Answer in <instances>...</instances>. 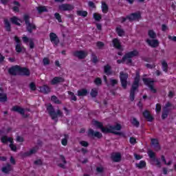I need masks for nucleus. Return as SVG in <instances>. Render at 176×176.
Instances as JSON below:
<instances>
[{"instance_id": "nucleus-24", "label": "nucleus", "mask_w": 176, "mask_h": 176, "mask_svg": "<svg viewBox=\"0 0 176 176\" xmlns=\"http://www.w3.org/2000/svg\"><path fill=\"white\" fill-rule=\"evenodd\" d=\"M63 82H64V78L62 77H55L52 80L51 84L57 85L58 83H61Z\"/></svg>"}, {"instance_id": "nucleus-23", "label": "nucleus", "mask_w": 176, "mask_h": 176, "mask_svg": "<svg viewBox=\"0 0 176 176\" xmlns=\"http://www.w3.org/2000/svg\"><path fill=\"white\" fill-rule=\"evenodd\" d=\"M39 91L43 93L44 94H47V93H50V87H49L47 85L39 87Z\"/></svg>"}, {"instance_id": "nucleus-32", "label": "nucleus", "mask_w": 176, "mask_h": 176, "mask_svg": "<svg viewBox=\"0 0 176 176\" xmlns=\"http://www.w3.org/2000/svg\"><path fill=\"white\" fill-rule=\"evenodd\" d=\"M146 166V162L145 161H140V163L136 164V167L138 168H144Z\"/></svg>"}, {"instance_id": "nucleus-44", "label": "nucleus", "mask_w": 176, "mask_h": 176, "mask_svg": "<svg viewBox=\"0 0 176 176\" xmlns=\"http://www.w3.org/2000/svg\"><path fill=\"white\" fill-rule=\"evenodd\" d=\"M14 5H15V6L13 8L14 12H19V6H20V3H19L17 1H14Z\"/></svg>"}, {"instance_id": "nucleus-4", "label": "nucleus", "mask_w": 176, "mask_h": 176, "mask_svg": "<svg viewBox=\"0 0 176 176\" xmlns=\"http://www.w3.org/2000/svg\"><path fill=\"white\" fill-rule=\"evenodd\" d=\"M139 83H140V74H137L136 77L135 78L134 82L132 85V89H131V93H130L131 101H134V94L135 93V90L138 89Z\"/></svg>"}, {"instance_id": "nucleus-43", "label": "nucleus", "mask_w": 176, "mask_h": 176, "mask_svg": "<svg viewBox=\"0 0 176 176\" xmlns=\"http://www.w3.org/2000/svg\"><path fill=\"white\" fill-rule=\"evenodd\" d=\"M98 94V91L97 89H93L91 91V97H97V95Z\"/></svg>"}, {"instance_id": "nucleus-59", "label": "nucleus", "mask_w": 176, "mask_h": 176, "mask_svg": "<svg viewBox=\"0 0 176 176\" xmlns=\"http://www.w3.org/2000/svg\"><path fill=\"white\" fill-rule=\"evenodd\" d=\"M130 142H131V144H132V145H134L137 143V140L134 138H131Z\"/></svg>"}, {"instance_id": "nucleus-60", "label": "nucleus", "mask_w": 176, "mask_h": 176, "mask_svg": "<svg viewBox=\"0 0 176 176\" xmlns=\"http://www.w3.org/2000/svg\"><path fill=\"white\" fill-rule=\"evenodd\" d=\"M16 141L17 142H23L24 141V139L21 136H17Z\"/></svg>"}, {"instance_id": "nucleus-38", "label": "nucleus", "mask_w": 176, "mask_h": 176, "mask_svg": "<svg viewBox=\"0 0 176 176\" xmlns=\"http://www.w3.org/2000/svg\"><path fill=\"white\" fill-rule=\"evenodd\" d=\"M38 151V148H33L29 152L26 153V156H30V155H34Z\"/></svg>"}, {"instance_id": "nucleus-64", "label": "nucleus", "mask_w": 176, "mask_h": 176, "mask_svg": "<svg viewBox=\"0 0 176 176\" xmlns=\"http://www.w3.org/2000/svg\"><path fill=\"white\" fill-rule=\"evenodd\" d=\"M168 39H170V41H173V42H176V36H168Z\"/></svg>"}, {"instance_id": "nucleus-30", "label": "nucleus", "mask_w": 176, "mask_h": 176, "mask_svg": "<svg viewBox=\"0 0 176 176\" xmlns=\"http://www.w3.org/2000/svg\"><path fill=\"white\" fill-rule=\"evenodd\" d=\"M104 74L107 75H111L112 72H111V66L109 65H107L104 67Z\"/></svg>"}, {"instance_id": "nucleus-35", "label": "nucleus", "mask_w": 176, "mask_h": 176, "mask_svg": "<svg viewBox=\"0 0 176 176\" xmlns=\"http://www.w3.org/2000/svg\"><path fill=\"white\" fill-rule=\"evenodd\" d=\"M116 32H117L118 34L119 35V36H123V35H124V31H123V30H122V28L120 26H119L116 28Z\"/></svg>"}, {"instance_id": "nucleus-13", "label": "nucleus", "mask_w": 176, "mask_h": 176, "mask_svg": "<svg viewBox=\"0 0 176 176\" xmlns=\"http://www.w3.org/2000/svg\"><path fill=\"white\" fill-rule=\"evenodd\" d=\"M59 10H63V12L74 10V6L71 4H61L59 6Z\"/></svg>"}, {"instance_id": "nucleus-21", "label": "nucleus", "mask_w": 176, "mask_h": 176, "mask_svg": "<svg viewBox=\"0 0 176 176\" xmlns=\"http://www.w3.org/2000/svg\"><path fill=\"white\" fill-rule=\"evenodd\" d=\"M19 75L28 76V75H30V70L25 67H21L19 66Z\"/></svg>"}, {"instance_id": "nucleus-39", "label": "nucleus", "mask_w": 176, "mask_h": 176, "mask_svg": "<svg viewBox=\"0 0 176 176\" xmlns=\"http://www.w3.org/2000/svg\"><path fill=\"white\" fill-rule=\"evenodd\" d=\"M61 144L64 146H67V144H68V135H65V138L62 139Z\"/></svg>"}, {"instance_id": "nucleus-62", "label": "nucleus", "mask_w": 176, "mask_h": 176, "mask_svg": "<svg viewBox=\"0 0 176 176\" xmlns=\"http://www.w3.org/2000/svg\"><path fill=\"white\" fill-rule=\"evenodd\" d=\"M97 46L99 49H101L102 47H104V43H102V42H98Z\"/></svg>"}, {"instance_id": "nucleus-16", "label": "nucleus", "mask_w": 176, "mask_h": 176, "mask_svg": "<svg viewBox=\"0 0 176 176\" xmlns=\"http://www.w3.org/2000/svg\"><path fill=\"white\" fill-rule=\"evenodd\" d=\"M14 112H18L19 113H21L23 118H27V116L24 115L25 110H24L23 108L19 107V106H14L12 109Z\"/></svg>"}, {"instance_id": "nucleus-49", "label": "nucleus", "mask_w": 176, "mask_h": 176, "mask_svg": "<svg viewBox=\"0 0 176 176\" xmlns=\"http://www.w3.org/2000/svg\"><path fill=\"white\" fill-rule=\"evenodd\" d=\"M30 39H31V38H29L26 36H24L22 37V41H23V43H25V45H28V42H30Z\"/></svg>"}, {"instance_id": "nucleus-48", "label": "nucleus", "mask_w": 176, "mask_h": 176, "mask_svg": "<svg viewBox=\"0 0 176 176\" xmlns=\"http://www.w3.org/2000/svg\"><path fill=\"white\" fill-rule=\"evenodd\" d=\"M168 67V65H167V63L166 61H163L162 62V69H163V71H164L165 72H167Z\"/></svg>"}, {"instance_id": "nucleus-28", "label": "nucleus", "mask_w": 176, "mask_h": 176, "mask_svg": "<svg viewBox=\"0 0 176 176\" xmlns=\"http://www.w3.org/2000/svg\"><path fill=\"white\" fill-rule=\"evenodd\" d=\"M162 162H164V164L166 166H170L171 163H173V161L167 158L166 159L163 155L161 157Z\"/></svg>"}, {"instance_id": "nucleus-17", "label": "nucleus", "mask_w": 176, "mask_h": 176, "mask_svg": "<svg viewBox=\"0 0 176 176\" xmlns=\"http://www.w3.org/2000/svg\"><path fill=\"white\" fill-rule=\"evenodd\" d=\"M50 38L52 43H54V45H58V42H60L58 37H57V35L54 33H51L50 34Z\"/></svg>"}, {"instance_id": "nucleus-2", "label": "nucleus", "mask_w": 176, "mask_h": 176, "mask_svg": "<svg viewBox=\"0 0 176 176\" xmlns=\"http://www.w3.org/2000/svg\"><path fill=\"white\" fill-rule=\"evenodd\" d=\"M47 110L53 120H57V118H58V116H63V113L59 109H58L56 112L54 111V109H53V106H52V104L47 106Z\"/></svg>"}, {"instance_id": "nucleus-31", "label": "nucleus", "mask_w": 176, "mask_h": 176, "mask_svg": "<svg viewBox=\"0 0 176 176\" xmlns=\"http://www.w3.org/2000/svg\"><path fill=\"white\" fill-rule=\"evenodd\" d=\"M2 171L3 173L8 174L9 171H12V166L10 164H8L6 166L3 167Z\"/></svg>"}, {"instance_id": "nucleus-53", "label": "nucleus", "mask_w": 176, "mask_h": 176, "mask_svg": "<svg viewBox=\"0 0 176 176\" xmlns=\"http://www.w3.org/2000/svg\"><path fill=\"white\" fill-rule=\"evenodd\" d=\"M68 94H69V96H70V97L73 101H76V96H75V95L74 94L73 92L69 91Z\"/></svg>"}, {"instance_id": "nucleus-52", "label": "nucleus", "mask_w": 176, "mask_h": 176, "mask_svg": "<svg viewBox=\"0 0 176 176\" xmlns=\"http://www.w3.org/2000/svg\"><path fill=\"white\" fill-rule=\"evenodd\" d=\"M43 63L44 65H49V64H50V60H49L47 58H44L43 59Z\"/></svg>"}, {"instance_id": "nucleus-14", "label": "nucleus", "mask_w": 176, "mask_h": 176, "mask_svg": "<svg viewBox=\"0 0 176 176\" xmlns=\"http://www.w3.org/2000/svg\"><path fill=\"white\" fill-rule=\"evenodd\" d=\"M75 57L78 58H85L87 56V52L86 51H76L74 53Z\"/></svg>"}, {"instance_id": "nucleus-6", "label": "nucleus", "mask_w": 176, "mask_h": 176, "mask_svg": "<svg viewBox=\"0 0 176 176\" xmlns=\"http://www.w3.org/2000/svg\"><path fill=\"white\" fill-rule=\"evenodd\" d=\"M1 142H3V144L10 142V149L12 150L14 152H16L17 147L16 146V145L13 144V139H12L11 138H8V136H2L1 138Z\"/></svg>"}, {"instance_id": "nucleus-50", "label": "nucleus", "mask_w": 176, "mask_h": 176, "mask_svg": "<svg viewBox=\"0 0 176 176\" xmlns=\"http://www.w3.org/2000/svg\"><path fill=\"white\" fill-rule=\"evenodd\" d=\"M110 85L111 86H115L118 83V80L113 79V78H110Z\"/></svg>"}, {"instance_id": "nucleus-57", "label": "nucleus", "mask_w": 176, "mask_h": 176, "mask_svg": "<svg viewBox=\"0 0 176 176\" xmlns=\"http://www.w3.org/2000/svg\"><path fill=\"white\" fill-rule=\"evenodd\" d=\"M155 111L156 112H160L162 111V106L160 104H156Z\"/></svg>"}, {"instance_id": "nucleus-40", "label": "nucleus", "mask_w": 176, "mask_h": 176, "mask_svg": "<svg viewBox=\"0 0 176 176\" xmlns=\"http://www.w3.org/2000/svg\"><path fill=\"white\" fill-rule=\"evenodd\" d=\"M77 14L78 16H82V17H86V16H87V11L78 10V11H77Z\"/></svg>"}, {"instance_id": "nucleus-29", "label": "nucleus", "mask_w": 176, "mask_h": 176, "mask_svg": "<svg viewBox=\"0 0 176 176\" xmlns=\"http://www.w3.org/2000/svg\"><path fill=\"white\" fill-rule=\"evenodd\" d=\"M11 21L13 24H16V25H20V23H21V20L16 16L11 18Z\"/></svg>"}, {"instance_id": "nucleus-10", "label": "nucleus", "mask_w": 176, "mask_h": 176, "mask_svg": "<svg viewBox=\"0 0 176 176\" xmlns=\"http://www.w3.org/2000/svg\"><path fill=\"white\" fill-rule=\"evenodd\" d=\"M143 82L144 83V85H146V86H148L151 90V91H152V93H156V89L153 88V82L154 81L152 80V79L151 78H143Z\"/></svg>"}, {"instance_id": "nucleus-61", "label": "nucleus", "mask_w": 176, "mask_h": 176, "mask_svg": "<svg viewBox=\"0 0 176 176\" xmlns=\"http://www.w3.org/2000/svg\"><path fill=\"white\" fill-rule=\"evenodd\" d=\"M135 156V159H136V160H140V159H142V156L138 155V154H134Z\"/></svg>"}, {"instance_id": "nucleus-19", "label": "nucleus", "mask_w": 176, "mask_h": 176, "mask_svg": "<svg viewBox=\"0 0 176 176\" xmlns=\"http://www.w3.org/2000/svg\"><path fill=\"white\" fill-rule=\"evenodd\" d=\"M113 162H120L122 160V155L120 153H114L111 155Z\"/></svg>"}, {"instance_id": "nucleus-56", "label": "nucleus", "mask_w": 176, "mask_h": 176, "mask_svg": "<svg viewBox=\"0 0 176 176\" xmlns=\"http://www.w3.org/2000/svg\"><path fill=\"white\" fill-rule=\"evenodd\" d=\"M170 107H171V103L167 102L165 107H164L163 111H168V108H170Z\"/></svg>"}, {"instance_id": "nucleus-3", "label": "nucleus", "mask_w": 176, "mask_h": 176, "mask_svg": "<svg viewBox=\"0 0 176 176\" xmlns=\"http://www.w3.org/2000/svg\"><path fill=\"white\" fill-rule=\"evenodd\" d=\"M136 56H138V51L133 50L132 52L126 53L123 57V60L126 63V64H127L128 65H131V58H133V57H136Z\"/></svg>"}, {"instance_id": "nucleus-55", "label": "nucleus", "mask_w": 176, "mask_h": 176, "mask_svg": "<svg viewBox=\"0 0 176 176\" xmlns=\"http://www.w3.org/2000/svg\"><path fill=\"white\" fill-rule=\"evenodd\" d=\"M94 83H95V85H97V86L101 85V83H102L101 78H97L94 80Z\"/></svg>"}, {"instance_id": "nucleus-45", "label": "nucleus", "mask_w": 176, "mask_h": 176, "mask_svg": "<svg viewBox=\"0 0 176 176\" xmlns=\"http://www.w3.org/2000/svg\"><path fill=\"white\" fill-rule=\"evenodd\" d=\"M94 19L96 21H100V19H101V14H97V13H94Z\"/></svg>"}, {"instance_id": "nucleus-54", "label": "nucleus", "mask_w": 176, "mask_h": 176, "mask_svg": "<svg viewBox=\"0 0 176 176\" xmlns=\"http://www.w3.org/2000/svg\"><path fill=\"white\" fill-rule=\"evenodd\" d=\"M167 116H168V110L164 111L162 116V119H166V118H167Z\"/></svg>"}, {"instance_id": "nucleus-37", "label": "nucleus", "mask_w": 176, "mask_h": 176, "mask_svg": "<svg viewBox=\"0 0 176 176\" xmlns=\"http://www.w3.org/2000/svg\"><path fill=\"white\" fill-rule=\"evenodd\" d=\"M148 36H150L152 39H155L156 38V33L153 30H148Z\"/></svg>"}, {"instance_id": "nucleus-25", "label": "nucleus", "mask_w": 176, "mask_h": 176, "mask_svg": "<svg viewBox=\"0 0 176 176\" xmlns=\"http://www.w3.org/2000/svg\"><path fill=\"white\" fill-rule=\"evenodd\" d=\"M88 134L89 135H94V137H97V138H101L102 137V134L100 132H95L93 129H89Z\"/></svg>"}, {"instance_id": "nucleus-7", "label": "nucleus", "mask_w": 176, "mask_h": 176, "mask_svg": "<svg viewBox=\"0 0 176 176\" xmlns=\"http://www.w3.org/2000/svg\"><path fill=\"white\" fill-rule=\"evenodd\" d=\"M29 20H30V16L27 14L25 15L24 21L26 24L27 30L28 32H32V30H35L36 27H35V25H34V23H30Z\"/></svg>"}, {"instance_id": "nucleus-12", "label": "nucleus", "mask_w": 176, "mask_h": 176, "mask_svg": "<svg viewBox=\"0 0 176 176\" xmlns=\"http://www.w3.org/2000/svg\"><path fill=\"white\" fill-rule=\"evenodd\" d=\"M141 17V14L140 12L131 14L129 16L126 18H122V23H124V21L128 19L130 21H134V20H139Z\"/></svg>"}, {"instance_id": "nucleus-34", "label": "nucleus", "mask_w": 176, "mask_h": 176, "mask_svg": "<svg viewBox=\"0 0 176 176\" xmlns=\"http://www.w3.org/2000/svg\"><path fill=\"white\" fill-rule=\"evenodd\" d=\"M36 10H38V13H43V12H47V8H46V6L36 7Z\"/></svg>"}, {"instance_id": "nucleus-15", "label": "nucleus", "mask_w": 176, "mask_h": 176, "mask_svg": "<svg viewBox=\"0 0 176 176\" xmlns=\"http://www.w3.org/2000/svg\"><path fill=\"white\" fill-rule=\"evenodd\" d=\"M20 66L16 65L9 69V74L11 75H19Z\"/></svg>"}, {"instance_id": "nucleus-11", "label": "nucleus", "mask_w": 176, "mask_h": 176, "mask_svg": "<svg viewBox=\"0 0 176 176\" xmlns=\"http://www.w3.org/2000/svg\"><path fill=\"white\" fill-rule=\"evenodd\" d=\"M141 17V14L140 12L131 14L129 16L126 18H122V23H124V21L128 19L130 21H134V20H139Z\"/></svg>"}, {"instance_id": "nucleus-41", "label": "nucleus", "mask_w": 176, "mask_h": 176, "mask_svg": "<svg viewBox=\"0 0 176 176\" xmlns=\"http://www.w3.org/2000/svg\"><path fill=\"white\" fill-rule=\"evenodd\" d=\"M51 100L55 104H61V102L58 100V98H57L56 96H52Z\"/></svg>"}, {"instance_id": "nucleus-33", "label": "nucleus", "mask_w": 176, "mask_h": 176, "mask_svg": "<svg viewBox=\"0 0 176 176\" xmlns=\"http://www.w3.org/2000/svg\"><path fill=\"white\" fill-rule=\"evenodd\" d=\"M8 100V96H6V94H0V102H6Z\"/></svg>"}, {"instance_id": "nucleus-18", "label": "nucleus", "mask_w": 176, "mask_h": 176, "mask_svg": "<svg viewBox=\"0 0 176 176\" xmlns=\"http://www.w3.org/2000/svg\"><path fill=\"white\" fill-rule=\"evenodd\" d=\"M146 43L151 47H157V46H159V41L157 40H151L148 38L146 40Z\"/></svg>"}, {"instance_id": "nucleus-36", "label": "nucleus", "mask_w": 176, "mask_h": 176, "mask_svg": "<svg viewBox=\"0 0 176 176\" xmlns=\"http://www.w3.org/2000/svg\"><path fill=\"white\" fill-rule=\"evenodd\" d=\"M102 10L103 13H107L108 12V6L104 1L102 2Z\"/></svg>"}, {"instance_id": "nucleus-42", "label": "nucleus", "mask_w": 176, "mask_h": 176, "mask_svg": "<svg viewBox=\"0 0 176 176\" xmlns=\"http://www.w3.org/2000/svg\"><path fill=\"white\" fill-rule=\"evenodd\" d=\"M4 24L6 25L7 31H10V23H9V21L8 19L4 20Z\"/></svg>"}, {"instance_id": "nucleus-22", "label": "nucleus", "mask_w": 176, "mask_h": 176, "mask_svg": "<svg viewBox=\"0 0 176 176\" xmlns=\"http://www.w3.org/2000/svg\"><path fill=\"white\" fill-rule=\"evenodd\" d=\"M113 45L116 49H118V50H122V45L120 44V41L118 38L113 39Z\"/></svg>"}, {"instance_id": "nucleus-20", "label": "nucleus", "mask_w": 176, "mask_h": 176, "mask_svg": "<svg viewBox=\"0 0 176 176\" xmlns=\"http://www.w3.org/2000/svg\"><path fill=\"white\" fill-rule=\"evenodd\" d=\"M151 145L153 148H154L155 151H160V146L159 145V140H157V139H152Z\"/></svg>"}, {"instance_id": "nucleus-8", "label": "nucleus", "mask_w": 176, "mask_h": 176, "mask_svg": "<svg viewBox=\"0 0 176 176\" xmlns=\"http://www.w3.org/2000/svg\"><path fill=\"white\" fill-rule=\"evenodd\" d=\"M14 41L16 43L15 49L17 53H21L23 50H25V49L24 48V47H23V45L21 44L20 38L17 37V36H15Z\"/></svg>"}, {"instance_id": "nucleus-5", "label": "nucleus", "mask_w": 176, "mask_h": 176, "mask_svg": "<svg viewBox=\"0 0 176 176\" xmlns=\"http://www.w3.org/2000/svg\"><path fill=\"white\" fill-rule=\"evenodd\" d=\"M148 155L151 159L150 163L153 164V166H157V167H162V164L159 159L155 157V153L152 150H149L148 151Z\"/></svg>"}, {"instance_id": "nucleus-26", "label": "nucleus", "mask_w": 176, "mask_h": 176, "mask_svg": "<svg viewBox=\"0 0 176 176\" xmlns=\"http://www.w3.org/2000/svg\"><path fill=\"white\" fill-rule=\"evenodd\" d=\"M143 116L148 122H152V120H153V117L151 116V113L148 111H145L144 112H143Z\"/></svg>"}, {"instance_id": "nucleus-51", "label": "nucleus", "mask_w": 176, "mask_h": 176, "mask_svg": "<svg viewBox=\"0 0 176 176\" xmlns=\"http://www.w3.org/2000/svg\"><path fill=\"white\" fill-rule=\"evenodd\" d=\"M29 46H30V49H34V47L35 46V43H34V40L32 38L30 39Z\"/></svg>"}, {"instance_id": "nucleus-27", "label": "nucleus", "mask_w": 176, "mask_h": 176, "mask_svg": "<svg viewBox=\"0 0 176 176\" xmlns=\"http://www.w3.org/2000/svg\"><path fill=\"white\" fill-rule=\"evenodd\" d=\"M78 97H83L85 96H87V89H80L78 91Z\"/></svg>"}, {"instance_id": "nucleus-46", "label": "nucleus", "mask_w": 176, "mask_h": 176, "mask_svg": "<svg viewBox=\"0 0 176 176\" xmlns=\"http://www.w3.org/2000/svg\"><path fill=\"white\" fill-rule=\"evenodd\" d=\"M55 18L56 19V20H58V23H62L63 21L61 20V15H60V14H58V12H56L54 14Z\"/></svg>"}, {"instance_id": "nucleus-63", "label": "nucleus", "mask_w": 176, "mask_h": 176, "mask_svg": "<svg viewBox=\"0 0 176 176\" xmlns=\"http://www.w3.org/2000/svg\"><path fill=\"white\" fill-rule=\"evenodd\" d=\"M30 87L31 90H35L36 89V87H35V84L33 82L30 83Z\"/></svg>"}, {"instance_id": "nucleus-9", "label": "nucleus", "mask_w": 176, "mask_h": 176, "mask_svg": "<svg viewBox=\"0 0 176 176\" xmlns=\"http://www.w3.org/2000/svg\"><path fill=\"white\" fill-rule=\"evenodd\" d=\"M120 78L121 80V85L124 89L127 87V78H129V74L123 73L121 72L120 73Z\"/></svg>"}, {"instance_id": "nucleus-47", "label": "nucleus", "mask_w": 176, "mask_h": 176, "mask_svg": "<svg viewBox=\"0 0 176 176\" xmlns=\"http://www.w3.org/2000/svg\"><path fill=\"white\" fill-rule=\"evenodd\" d=\"M131 122L132 124H133V126H135L136 127H138V126H140V122L135 118H133Z\"/></svg>"}, {"instance_id": "nucleus-58", "label": "nucleus", "mask_w": 176, "mask_h": 176, "mask_svg": "<svg viewBox=\"0 0 176 176\" xmlns=\"http://www.w3.org/2000/svg\"><path fill=\"white\" fill-rule=\"evenodd\" d=\"M80 144L82 145V146H89V143L86 141H81L80 142Z\"/></svg>"}, {"instance_id": "nucleus-1", "label": "nucleus", "mask_w": 176, "mask_h": 176, "mask_svg": "<svg viewBox=\"0 0 176 176\" xmlns=\"http://www.w3.org/2000/svg\"><path fill=\"white\" fill-rule=\"evenodd\" d=\"M94 124L96 127L100 129L102 133H113L114 134L119 135L120 133L118 132L122 129V126L117 124L116 126H107L106 127L102 126V123L98 121H94Z\"/></svg>"}]
</instances>
